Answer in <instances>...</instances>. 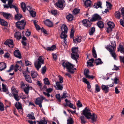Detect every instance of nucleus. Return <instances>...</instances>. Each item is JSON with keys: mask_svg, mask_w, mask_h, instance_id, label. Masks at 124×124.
I'll list each match as a JSON object with an SVG mask.
<instances>
[{"mask_svg": "<svg viewBox=\"0 0 124 124\" xmlns=\"http://www.w3.org/2000/svg\"><path fill=\"white\" fill-rule=\"evenodd\" d=\"M29 119L34 120L35 119V117L34 116V113L33 112H31V114H29L27 116Z\"/></svg>", "mask_w": 124, "mask_h": 124, "instance_id": "34", "label": "nucleus"}, {"mask_svg": "<svg viewBox=\"0 0 124 124\" xmlns=\"http://www.w3.org/2000/svg\"><path fill=\"white\" fill-rule=\"evenodd\" d=\"M56 46L55 45H52L51 47H47L45 49L47 51H52L53 50L55 49Z\"/></svg>", "mask_w": 124, "mask_h": 124, "instance_id": "32", "label": "nucleus"}, {"mask_svg": "<svg viewBox=\"0 0 124 124\" xmlns=\"http://www.w3.org/2000/svg\"><path fill=\"white\" fill-rule=\"evenodd\" d=\"M29 87L28 86L25 87L23 89L24 91L26 94L28 95L29 93Z\"/></svg>", "mask_w": 124, "mask_h": 124, "instance_id": "48", "label": "nucleus"}, {"mask_svg": "<svg viewBox=\"0 0 124 124\" xmlns=\"http://www.w3.org/2000/svg\"><path fill=\"white\" fill-rule=\"evenodd\" d=\"M91 113L90 110L87 107H85L82 112L83 115L87 119H90L89 116H90Z\"/></svg>", "mask_w": 124, "mask_h": 124, "instance_id": "3", "label": "nucleus"}, {"mask_svg": "<svg viewBox=\"0 0 124 124\" xmlns=\"http://www.w3.org/2000/svg\"><path fill=\"white\" fill-rule=\"evenodd\" d=\"M115 17L118 19H119L120 17V13L119 11H116L115 14Z\"/></svg>", "mask_w": 124, "mask_h": 124, "instance_id": "45", "label": "nucleus"}, {"mask_svg": "<svg viewBox=\"0 0 124 124\" xmlns=\"http://www.w3.org/2000/svg\"><path fill=\"white\" fill-rule=\"evenodd\" d=\"M60 83H59V82L57 81L56 82V87L54 86L55 87L56 89L60 90H62L63 88L62 85H61Z\"/></svg>", "mask_w": 124, "mask_h": 124, "instance_id": "14", "label": "nucleus"}, {"mask_svg": "<svg viewBox=\"0 0 124 124\" xmlns=\"http://www.w3.org/2000/svg\"><path fill=\"white\" fill-rule=\"evenodd\" d=\"M110 54H111L112 56L114 57V59H115L116 57V54L115 53L114 51H113L112 52H110Z\"/></svg>", "mask_w": 124, "mask_h": 124, "instance_id": "64", "label": "nucleus"}, {"mask_svg": "<svg viewBox=\"0 0 124 124\" xmlns=\"http://www.w3.org/2000/svg\"><path fill=\"white\" fill-rule=\"evenodd\" d=\"M94 63L96 64V65H98L99 64H102L103 62L101 61V59L100 58H98L95 60Z\"/></svg>", "mask_w": 124, "mask_h": 124, "instance_id": "26", "label": "nucleus"}, {"mask_svg": "<svg viewBox=\"0 0 124 124\" xmlns=\"http://www.w3.org/2000/svg\"><path fill=\"white\" fill-rule=\"evenodd\" d=\"M122 15L123 19L120 20V24L122 26L124 27V8H123L121 9Z\"/></svg>", "mask_w": 124, "mask_h": 124, "instance_id": "13", "label": "nucleus"}, {"mask_svg": "<svg viewBox=\"0 0 124 124\" xmlns=\"http://www.w3.org/2000/svg\"><path fill=\"white\" fill-rule=\"evenodd\" d=\"M2 14L4 18L7 19H9L11 17V14L10 13L2 12Z\"/></svg>", "mask_w": 124, "mask_h": 124, "instance_id": "16", "label": "nucleus"}, {"mask_svg": "<svg viewBox=\"0 0 124 124\" xmlns=\"http://www.w3.org/2000/svg\"><path fill=\"white\" fill-rule=\"evenodd\" d=\"M92 1L91 0H86L85 2V5L87 7H88L90 6L91 5Z\"/></svg>", "mask_w": 124, "mask_h": 124, "instance_id": "28", "label": "nucleus"}, {"mask_svg": "<svg viewBox=\"0 0 124 124\" xmlns=\"http://www.w3.org/2000/svg\"><path fill=\"white\" fill-rule=\"evenodd\" d=\"M15 106L17 109H22V106L20 102H16L15 104Z\"/></svg>", "mask_w": 124, "mask_h": 124, "instance_id": "29", "label": "nucleus"}, {"mask_svg": "<svg viewBox=\"0 0 124 124\" xmlns=\"http://www.w3.org/2000/svg\"><path fill=\"white\" fill-rule=\"evenodd\" d=\"M34 65L35 67L36 68L37 70H38L41 67V63H38L37 64H36L35 63H34Z\"/></svg>", "mask_w": 124, "mask_h": 124, "instance_id": "50", "label": "nucleus"}, {"mask_svg": "<svg viewBox=\"0 0 124 124\" xmlns=\"http://www.w3.org/2000/svg\"><path fill=\"white\" fill-rule=\"evenodd\" d=\"M91 21L87 19L83 20L82 21V23L83 25L87 27H90L92 24Z\"/></svg>", "mask_w": 124, "mask_h": 124, "instance_id": "7", "label": "nucleus"}, {"mask_svg": "<svg viewBox=\"0 0 124 124\" xmlns=\"http://www.w3.org/2000/svg\"><path fill=\"white\" fill-rule=\"evenodd\" d=\"M14 55L16 57L19 59H21L22 56L19 51L18 50H16L14 53Z\"/></svg>", "mask_w": 124, "mask_h": 124, "instance_id": "12", "label": "nucleus"}, {"mask_svg": "<svg viewBox=\"0 0 124 124\" xmlns=\"http://www.w3.org/2000/svg\"><path fill=\"white\" fill-rule=\"evenodd\" d=\"M97 24L98 27L100 28H102L104 27L103 23L101 21L98 22L97 23Z\"/></svg>", "mask_w": 124, "mask_h": 124, "instance_id": "31", "label": "nucleus"}, {"mask_svg": "<svg viewBox=\"0 0 124 124\" xmlns=\"http://www.w3.org/2000/svg\"><path fill=\"white\" fill-rule=\"evenodd\" d=\"M43 120H41L39 122V124H46L47 122L46 121L45 117H43Z\"/></svg>", "mask_w": 124, "mask_h": 124, "instance_id": "38", "label": "nucleus"}, {"mask_svg": "<svg viewBox=\"0 0 124 124\" xmlns=\"http://www.w3.org/2000/svg\"><path fill=\"white\" fill-rule=\"evenodd\" d=\"M14 90L12 92V93L13 94L14 98L16 101H18L20 99L19 97L18 94H16L14 93Z\"/></svg>", "mask_w": 124, "mask_h": 124, "instance_id": "39", "label": "nucleus"}, {"mask_svg": "<svg viewBox=\"0 0 124 124\" xmlns=\"http://www.w3.org/2000/svg\"><path fill=\"white\" fill-rule=\"evenodd\" d=\"M66 18L68 21H71L73 20V17L72 15L71 14H69L66 16Z\"/></svg>", "mask_w": 124, "mask_h": 124, "instance_id": "24", "label": "nucleus"}, {"mask_svg": "<svg viewBox=\"0 0 124 124\" xmlns=\"http://www.w3.org/2000/svg\"><path fill=\"white\" fill-rule=\"evenodd\" d=\"M78 103H77V105L78 107H81L82 106V105L81 103L80 102L79 100L78 101Z\"/></svg>", "mask_w": 124, "mask_h": 124, "instance_id": "63", "label": "nucleus"}, {"mask_svg": "<svg viewBox=\"0 0 124 124\" xmlns=\"http://www.w3.org/2000/svg\"><path fill=\"white\" fill-rule=\"evenodd\" d=\"M38 63H41V64H43L44 62V60L43 59V56H40L39 57L38 59Z\"/></svg>", "mask_w": 124, "mask_h": 124, "instance_id": "42", "label": "nucleus"}, {"mask_svg": "<svg viewBox=\"0 0 124 124\" xmlns=\"http://www.w3.org/2000/svg\"><path fill=\"white\" fill-rule=\"evenodd\" d=\"M51 13L53 15H56L57 13V11L55 10H52L51 11Z\"/></svg>", "mask_w": 124, "mask_h": 124, "instance_id": "62", "label": "nucleus"}, {"mask_svg": "<svg viewBox=\"0 0 124 124\" xmlns=\"http://www.w3.org/2000/svg\"><path fill=\"white\" fill-rule=\"evenodd\" d=\"M21 7L24 12L25 11L26 7L25 4L24 2H22L21 4Z\"/></svg>", "mask_w": 124, "mask_h": 124, "instance_id": "36", "label": "nucleus"}, {"mask_svg": "<svg viewBox=\"0 0 124 124\" xmlns=\"http://www.w3.org/2000/svg\"><path fill=\"white\" fill-rule=\"evenodd\" d=\"M7 67L6 63L4 62L0 63V71L4 70Z\"/></svg>", "mask_w": 124, "mask_h": 124, "instance_id": "19", "label": "nucleus"}, {"mask_svg": "<svg viewBox=\"0 0 124 124\" xmlns=\"http://www.w3.org/2000/svg\"><path fill=\"white\" fill-rule=\"evenodd\" d=\"M29 12L31 16L32 17H35L36 16V13L35 11H34L32 10H31V11H30Z\"/></svg>", "mask_w": 124, "mask_h": 124, "instance_id": "52", "label": "nucleus"}, {"mask_svg": "<svg viewBox=\"0 0 124 124\" xmlns=\"http://www.w3.org/2000/svg\"><path fill=\"white\" fill-rule=\"evenodd\" d=\"M94 60V59L93 58H91V59L89 60V61H91V62L87 61V66H89L90 67H93V65L92 64V63H93Z\"/></svg>", "mask_w": 124, "mask_h": 124, "instance_id": "21", "label": "nucleus"}, {"mask_svg": "<svg viewBox=\"0 0 124 124\" xmlns=\"http://www.w3.org/2000/svg\"><path fill=\"white\" fill-rule=\"evenodd\" d=\"M107 24L108 27L107 28V31H112L114 30L115 25L114 23L112 22L109 21L107 23Z\"/></svg>", "mask_w": 124, "mask_h": 124, "instance_id": "6", "label": "nucleus"}, {"mask_svg": "<svg viewBox=\"0 0 124 124\" xmlns=\"http://www.w3.org/2000/svg\"><path fill=\"white\" fill-rule=\"evenodd\" d=\"M46 66L43 67L41 69V73L44 75L46 71Z\"/></svg>", "mask_w": 124, "mask_h": 124, "instance_id": "54", "label": "nucleus"}, {"mask_svg": "<svg viewBox=\"0 0 124 124\" xmlns=\"http://www.w3.org/2000/svg\"><path fill=\"white\" fill-rule=\"evenodd\" d=\"M62 65L64 68H66L67 71L71 74H74V70H76V68H74L73 65L68 62L64 61L62 62Z\"/></svg>", "mask_w": 124, "mask_h": 124, "instance_id": "1", "label": "nucleus"}, {"mask_svg": "<svg viewBox=\"0 0 124 124\" xmlns=\"http://www.w3.org/2000/svg\"><path fill=\"white\" fill-rule=\"evenodd\" d=\"M80 119L81 120V123L82 124H85L86 123V118L84 116H80Z\"/></svg>", "mask_w": 124, "mask_h": 124, "instance_id": "22", "label": "nucleus"}, {"mask_svg": "<svg viewBox=\"0 0 124 124\" xmlns=\"http://www.w3.org/2000/svg\"><path fill=\"white\" fill-rule=\"evenodd\" d=\"M71 58L74 60H76L77 62V59L79 57V55L78 53L74 54L72 53L71 54Z\"/></svg>", "mask_w": 124, "mask_h": 124, "instance_id": "20", "label": "nucleus"}, {"mask_svg": "<svg viewBox=\"0 0 124 124\" xmlns=\"http://www.w3.org/2000/svg\"><path fill=\"white\" fill-rule=\"evenodd\" d=\"M101 2L99 1L98 2L97 4H95L94 6L95 8H97L99 7L101 8H102L101 6Z\"/></svg>", "mask_w": 124, "mask_h": 124, "instance_id": "30", "label": "nucleus"}, {"mask_svg": "<svg viewBox=\"0 0 124 124\" xmlns=\"http://www.w3.org/2000/svg\"><path fill=\"white\" fill-rule=\"evenodd\" d=\"M15 37L18 40H20L22 38L21 33L20 31H16L14 34Z\"/></svg>", "mask_w": 124, "mask_h": 124, "instance_id": "18", "label": "nucleus"}, {"mask_svg": "<svg viewBox=\"0 0 124 124\" xmlns=\"http://www.w3.org/2000/svg\"><path fill=\"white\" fill-rule=\"evenodd\" d=\"M67 124H73L74 121L72 118L70 117L69 119L67 120Z\"/></svg>", "mask_w": 124, "mask_h": 124, "instance_id": "51", "label": "nucleus"}, {"mask_svg": "<svg viewBox=\"0 0 124 124\" xmlns=\"http://www.w3.org/2000/svg\"><path fill=\"white\" fill-rule=\"evenodd\" d=\"M4 110V106L3 104L1 102H0V110L1 111H3Z\"/></svg>", "mask_w": 124, "mask_h": 124, "instance_id": "59", "label": "nucleus"}, {"mask_svg": "<svg viewBox=\"0 0 124 124\" xmlns=\"http://www.w3.org/2000/svg\"><path fill=\"white\" fill-rule=\"evenodd\" d=\"M106 47L107 49L109 50V51L110 52H112L113 51H114L116 49V44H113V45L112 46L109 45L107 46Z\"/></svg>", "mask_w": 124, "mask_h": 124, "instance_id": "11", "label": "nucleus"}, {"mask_svg": "<svg viewBox=\"0 0 124 124\" xmlns=\"http://www.w3.org/2000/svg\"><path fill=\"white\" fill-rule=\"evenodd\" d=\"M26 24V21L24 20H22L16 23V26L18 29L21 30L24 29Z\"/></svg>", "mask_w": 124, "mask_h": 124, "instance_id": "2", "label": "nucleus"}, {"mask_svg": "<svg viewBox=\"0 0 124 124\" xmlns=\"http://www.w3.org/2000/svg\"><path fill=\"white\" fill-rule=\"evenodd\" d=\"M95 91L97 92H98L100 91V89L99 86L98 84H96L95 85Z\"/></svg>", "mask_w": 124, "mask_h": 124, "instance_id": "58", "label": "nucleus"}, {"mask_svg": "<svg viewBox=\"0 0 124 124\" xmlns=\"http://www.w3.org/2000/svg\"><path fill=\"white\" fill-rule=\"evenodd\" d=\"M67 31H62L60 35V37L61 39L66 38L67 37L66 34Z\"/></svg>", "mask_w": 124, "mask_h": 124, "instance_id": "25", "label": "nucleus"}, {"mask_svg": "<svg viewBox=\"0 0 124 124\" xmlns=\"http://www.w3.org/2000/svg\"><path fill=\"white\" fill-rule=\"evenodd\" d=\"M56 98L57 99L58 101L59 102H61V96L60 94H57L55 95Z\"/></svg>", "mask_w": 124, "mask_h": 124, "instance_id": "53", "label": "nucleus"}, {"mask_svg": "<svg viewBox=\"0 0 124 124\" xmlns=\"http://www.w3.org/2000/svg\"><path fill=\"white\" fill-rule=\"evenodd\" d=\"M5 45H8L10 47L13 48L14 47V43L12 39H8L4 43Z\"/></svg>", "mask_w": 124, "mask_h": 124, "instance_id": "9", "label": "nucleus"}, {"mask_svg": "<svg viewBox=\"0 0 124 124\" xmlns=\"http://www.w3.org/2000/svg\"><path fill=\"white\" fill-rule=\"evenodd\" d=\"M2 87L3 91L4 92H7L8 91V89L6 87V85L3 83L2 84Z\"/></svg>", "mask_w": 124, "mask_h": 124, "instance_id": "46", "label": "nucleus"}, {"mask_svg": "<svg viewBox=\"0 0 124 124\" xmlns=\"http://www.w3.org/2000/svg\"><path fill=\"white\" fill-rule=\"evenodd\" d=\"M25 65L26 66H28L31 64V62H30L27 60H26L25 62Z\"/></svg>", "mask_w": 124, "mask_h": 124, "instance_id": "61", "label": "nucleus"}, {"mask_svg": "<svg viewBox=\"0 0 124 124\" xmlns=\"http://www.w3.org/2000/svg\"><path fill=\"white\" fill-rule=\"evenodd\" d=\"M9 8H14L15 9L16 12L17 13L19 12L18 9L16 6L14 5H12L11 6H10Z\"/></svg>", "mask_w": 124, "mask_h": 124, "instance_id": "56", "label": "nucleus"}, {"mask_svg": "<svg viewBox=\"0 0 124 124\" xmlns=\"http://www.w3.org/2000/svg\"><path fill=\"white\" fill-rule=\"evenodd\" d=\"M106 5L108 8H109L110 9L111 8L112 5L111 3L108 1H107L106 2Z\"/></svg>", "mask_w": 124, "mask_h": 124, "instance_id": "60", "label": "nucleus"}, {"mask_svg": "<svg viewBox=\"0 0 124 124\" xmlns=\"http://www.w3.org/2000/svg\"><path fill=\"white\" fill-rule=\"evenodd\" d=\"M37 75V73L35 71H31V76L33 78H36Z\"/></svg>", "mask_w": 124, "mask_h": 124, "instance_id": "35", "label": "nucleus"}, {"mask_svg": "<svg viewBox=\"0 0 124 124\" xmlns=\"http://www.w3.org/2000/svg\"><path fill=\"white\" fill-rule=\"evenodd\" d=\"M89 71L88 69L85 70L84 71V75L85 76L86 78V77L89 75L88 74L89 73Z\"/></svg>", "mask_w": 124, "mask_h": 124, "instance_id": "55", "label": "nucleus"}, {"mask_svg": "<svg viewBox=\"0 0 124 124\" xmlns=\"http://www.w3.org/2000/svg\"><path fill=\"white\" fill-rule=\"evenodd\" d=\"M102 19L101 16L97 14H94L93 17L90 19L91 22H94L98 20H101Z\"/></svg>", "mask_w": 124, "mask_h": 124, "instance_id": "8", "label": "nucleus"}, {"mask_svg": "<svg viewBox=\"0 0 124 124\" xmlns=\"http://www.w3.org/2000/svg\"><path fill=\"white\" fill-rule=\"evenodd\" d=\"M101 87L102 90L105 91V93H107L109 92V87L107 86V85H102L101 86Z\"/></svg>", "mask_w": 124, "mask_h": 124, "instance_id": "17", "label": "nucleus"}, {"mask_svg": "<svg viewBox=\"0 0 124 124\" xmlns=\"http://www.w3.org/2000/svg\"><path fill=\"white\" fill-rule=\"evenodd\" d=\"M25 80L28 82L31 83L32 82V80L30 76L29 75H28L27 76L25 77Z\"/></svg>", "mask_w": 124, "mask_h": 124, "instance_id": "33", "label": "nucleus"}, {"mask_svg": "<svg viewBox=\"0 0 124 124\" xmlns=\"http://www.w3.org/2000/svg\"><path fill=\"white\" fill-rule=\"evenodd\" d=\"M61 29L62 31H68V28L66 24H63L61 27Z\"/></svg>", "mask_w": 124, "mask_h": 124, "instance_id": "40", "label": "nucleus"}, {"mask_svg": "<svg viewBox=\"0 0 124 124\" xmlns=\"http://www.w3.org/2000/svg\"><path fill=\"white\" fill-rule=\"evenodd\" d=\"M44 23L47 26L51 27L53 26V24L49 19H47L44 21Z\"/></svg>", "mask_w": 124, "mask_h": 124, "instance_id": "15", "label": "nucleus"}, {"mask_svg": "<svg viewBox=\"0 0 124 124\" xmlns=\"http://www.w3.org/2000/svg\"><path fill=\"white\" fill-rule=\"evenodd\" d=\"M89 117L90 118V119H91L92 123H94V122L96 121L97 116L95 114L93 113L92 114L91 113V115L89 116Z\"/></svg>", "mask_w": 124, "mask_h": 124, "instance_id": "10", "label": "nucleus"}, {"mask_svg": "<svg viewBox=\"0 0 124 124\" xmlns=\"http://www.w3.org/2000/svg\"><path fill=\"white\" fill-rule=\"evenodd\" d=\"M67 93L66 91H64L63 92L62 95L61 97V99H62L63 98L65 99L66 97H68L67 95Z\"/></svg>", "mask_w": 124, "mask_h": 124, "instance_id": "57", "label": "nucleus"}, {"mask_svg": "<svg viewBox=\"0 0 124 124\" xmlns=\"http://www.w3.org/2000/svg\"><path fill=\"white\" fill-rule=\"evenodd\" d=\"M56 5L58 8L63 9L65 5V2L64 0H58L56 3Z\"/></svg>", "mask_w": 124, "mask_h": 124, "instance_id": "5", "label": "nucleus"}, {"mask_svg": "<svg viewBox=\"0 0 124 124\" xmlns=\"http://www.w3.org/2000/svg\"><path fill=\"white\" fill-rule=\"evenodd\" d=\"M44 83L46 85H49L50 84V82L47 78H45L43 80Z\"/></svg>", "mask_w": 124, "mask_h": 124, "instance_id": "49", "label": "nucleus"}, {"mask_svg": "<svg viewBox=\"0 0 124 124\" xmlns=\"http://www.w3.org/2000/svg\"><path fill=\"white\" fill-rule=\"evenodd\" d=\"M22 17V15L20 14L17 13L16 15H15V19L17 20H20Z\"/></svg>", "mask_w": 124, "mask_h": 124, "instance_id": "37", "label": "nucleus"}, {"mask_svg": "<svg viewBox=\"0 0 124 124\" xmlns=\"http://www.w3.org/2000/svg\"><path fill=\"white\" fill-rule=\"evenodd\" d=\"M65 102L66 103V105H65V107H66L67 106L71 108H73V104L71 103H70L69 104H68V103L70 102V101L69 100L66 99L65 100Z\"/></svg>", "mask_w": 124, "mask_h": 124, "instance_id": "23", "label": "nucleus"}, {"mask_svg": "<svg viewBox=\"0 0 124 124\" xmlns=\"http://www.w3.org/2000/svg\"><path fill=\"white\" fill-rule=\"evenodd\" d=\"M117 51H120L121 52H123L124 51V48L123 46L120 44L119 46V47L118 48Z\"/></svg>", "mask_w": 124, "mask_h": 124, "instance_id": "43", "label": "nucleus"}, {"mask_svg": "<svg viewBox=\"0 0 124 124\" xmlns=\"http://www.w3.org/2000/svg\"><path fill=\"white\" fill-rule=\"evenodd\" d=\"M0 22L2 25L6 26H7L8 25V23L7 22L2 19H0Z\"/></svg>", "mask_w": 124, "mask_h": 124, "instance_id": "27", "label": "nucleus"}, {"mask_svg": "<svg viewBox=\"0 0 124 124\" xmlns=\"http://www.w3.org/2000/svg\"><path fill=\"white\" fill-rule=\"evenodd\" d=\"M45 98V97L42 96H41L40 97H38L36 99V101L35 102V103L36 105H39L41 108L42 107V103L43 101Z\"/></svg>", "mask_w": 124, "mask_h": 124, "instance_id": "4", "label": "nucleus"}, {"mask_svg": "<svg viewBox=\"0 0 124 124\" xmlns=\"http://www.w3.org/2000/svg\"><path fill=\"white\" fill-rule=\"evenodd\" d=\"M78 51V47H73L71 49L72 53L74 54L77 53V52Z\"/></svg>", "mask_w": 124, "mask_h": 124, "instance_id": "44", "label": "nucleus"}, {"mask_svg": "<svg viewBox=\"0 0 124 124\" xmlns=\"http://www.w3.org/2000/svg\"><path fill=\"white\" fill-rule=\"evenodd\" d=\"M92 53L93 57L94 58H96L97 57V54L94 47L92 48Z\"/></svg>", "mask_w": 124, "mask_h": 124, "instance_id": "41", "label": "nucleus"}, {"mask_svg": "<svg viewBox=\"0 0 124 124\" xmlns=\"http://www.w3.org/2000/svg\"><path fill=\"white\" fill-rule=\"evenodd\" d=\"M80 10L79 9L77 8H75L72 11L73 14L74 15H76L79 12Z\"/></svg>", "mask_w": 124, "mask_h": 124, "instance_id": "47", "label": "nucleus"}]
</instances>
